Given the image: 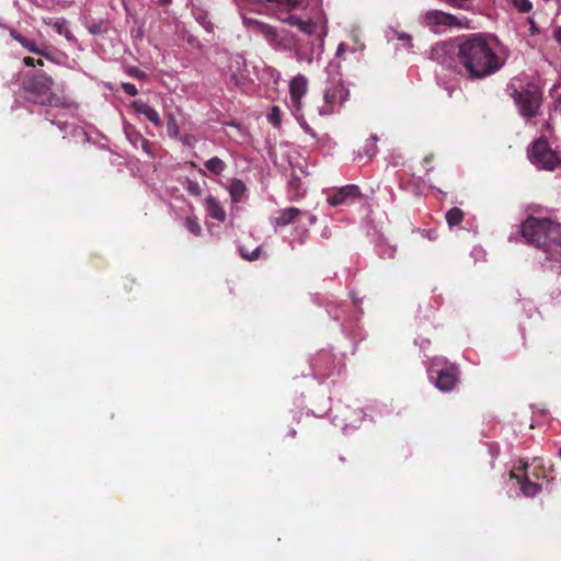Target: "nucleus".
Here are the masks:
<instances>
[{"mask_svg":"<svg viewBox=\"0 0 561 561\" xmlns=\"http://www.w3.org/2000/svg\"><path fill=\"white\" fill-rule=\"evenodd\" d=\"M457 60L469 79H484L497 72L504 60L485 35L463 36L457 45Z\"/></svg>","mask_w":561,"mask_h":561,"instance_id":"f257e3e1","label":"nucleus"},{"mask_svg":"<svg viewBox=\"0 0 561 561\" xmlns=\"http://www.w3.org/2000/svg\"><path fill=\"white\" fill-rule=\"evenodd\" d=\"M526 243L542 250L561 266V224L529 216L519 227Z\"/></svg>","mask_w":561,"mask_h":561,"instance_id":"f03ea898","label":"nucleus"},{"mask_svg":"<svg viewBox=\"0 0 561 561\" xmlns=\"http://www.w3.org/2000/svg\"><path fill=\"white\" fill-rule=\"evenodd\" d=\"M54 80L47 73L39 71L33 73L23 82L25 100L35 104L69 108L71 102L64 94L53 92Z\"/></svg>","mask_w":561,"mask_h":561,"instance_id":"7ed1b4c3","label":"nucleus"},{"mask_svg":"<svg viewBox=\"0 0 561 561\" xmlns=\"http://www.w3.org/2000/svg\"><path fill=\"white\" fill-rule=\"evenodd\" d=\"M511 96L517 107L520 116L524 118H533L538 115L542 103V93L540 88L533 82L516 87L511 84Z\"/></svg>","mask_w":561,"mask_h":561,"instance_id":"20e7f679","label":"nucleus"},{"mask_svg":"<svg viewBox=\"0 0 561 561\" xmlns=\"http://www.w3.org/2000/svg\"><path fill=\"white\" fill-rule=\"evenodd\" d=\"M530 161L540 169L553 171L561 164L558 153L551 149L548 140L540 137L528 149Z\"/></svg>","mask_w":561,"mask_h":561,"instance_id":"39448f33","label":"nucleus"},{"mask_svg":"<svg viewBox=\"0 0 561 561\" xmlns=\"http://www.w3.org/2000/svg\"><path fill=\"white\" fill-rule=\"evenodd\" d=\"M423 23L434 30L439 31L440 27H467L466 19L461 20L458 16L444 12L442 10H428L422 15Z\"/></svg>","mask_w":561,"mask_h":561,"instance_id":"423d86ee","label":"nucleus"},{"mask_svg":"<svg viewBox=\"0 0 561 561\" xmlns=\"http://www.w3.org/2000/svg\"><path fill=\"white\" fill-rule=\"evenodd\" d=\"M348 90L341 83L332 84L323 95L324 105L319 108V115H330L335 105L343 104L348 98Z\"/></svg>","mask_w":561,"mask_h":561,"instance_id":"0eeeda50","label":"nucleus"},{"mask_svg":"<svg viewBox=\"0 0 561 561\" xmlns=\"http://www.w3.org/2000/svg\"><path fill=\"white\" fill-rule=\"evenodd\" d=\"M457 50L450 42L436 43L430 53V58L445 68H453L456 62Z\"/></svg>","mask_w":561,"mask_h":561,"instance_id":"6e6552de","label":"nucleus"},{"mask_svg":"<svg viewBox=\"0 0 561 561\" xmlns=\"http://www.w3.org/2000/svg\"><path fill=\"white\" fill-rule=\"evenodd\" d=\"M360 197V190L357 185L348 184L328 197V203L332 206H340L353 203L355 199Z\"/></svg>","mask_w":561,"mask_h":561,"instance_id":"1a4fd4ad","label":"nucleus"},{"mask_svg":"<svg viewBox=\"0 0 561 561\" xmlns=\"http://www.w3.org/2000/svg\"><path fill=\"white\" fill-rule=\"evenodd\" d=\"M308 83L304 76L295 77L289 84L290 103L296 114L302 110L301 98L307 93Z\"/></svg>","mask_w":561,"mask_h":561,"instance_id":"9d476101","label":"nucleus"},{"mask_svg":"<svg viewBox=\"0 0 561 561\" xmlns=\"http://www.w3.org/2000/svg\"><path fill=\"white\" fill-rule=\"evenodd\" d=\"M459 370L455 365L442 368L437 373L436 387L442 391H450L458 381Z\"/></svg>","mask_w":561,"mask_h":561,"instance_id":"9b49d317","label":"nucleus"},{"mask_svg":"<svg viewBox=\"0 0 561 561\" xmlns=\"http://www.w3.org/2000/svg\"><path fill=\"white\" fill-rule=\"evenodd\" d=\"M518 471H525V474L523 477H519L514 470L511 471L510 476L512 479H516L518 483L520 484V491L525 496H535L541 489V486L530 481L528 474L526 473L527 470V463H523L520 467L516 468Z\"/></svg>","mask_w":561,"mask_h":561,"instance_id":"f8f14e48","label":"nucleus"},{"mask_svg":"<svg viewBox=\"0 0 561 561\" xmlns=\"http://www.w3.org/2000/svg\"><path fill=\"white\" fill-rule=\"evenodd\" d=\"M301 214L302 211L299 208L287 207L276 213L273 222L275 226H287L295 222Z\"/></svg>","mask_w":561,"mask_h":561,"instance_id":"ddd939ff","label":"nucleus"},{"mask_svg":"<svg viewBox=\"0 0 561 561\" xmlns=\"http://www.w3.org/2000/svg\"><path fill=\"white\" fill-rule=\"evenodd\" d=\"M133 107L138 114L144 115L149 122H151L156 126H161L162 122L159 113L147 103L142 101H137L133 103Z\"/></svg>","mask_w":561,"mask_h":561,"instance_id":"4468645a","label":"nucleus"},{"mask_svg":"<svg viewBox=\"0 0 561 561\" xmlns=\"http://www.w3.org/2000/svg\"><path fill=\"white\" fill-rule=\"evenodd\" d=\"M205 208L213 219L221 222L226 220V211L216 197L209 195L205 201Z\"/></svg>","mask_w":561,"mask_h":561,"instance_id":"2eb2a0df","label":"nucleus"},{"mask_svg":"<svg viewBox=\"0 0 561 561\" xmlns=\"http://www.w3.org/2000/svg\"><path fill=\"white\" fill-rule=\"evenodd\" d=\"M10 35L11 37L16 41L18 43H20L25 49H27L30 53H34L36 55H41V56H48L46 53H44L43 49L38 48L35 41L33 39H30L25 36H23L22 34H20L19 32L16 31H11L10 32Z\"/></svg>","mask_w":561,"mask_h":561,"instance_id":"dca6fc26","label":"nucleus"},{"mask_svg":"<svg viewBox=\"0 0 561 561\" xmlns=\"http://www.w3.org/2000/svg\"><path fill=\"white\" fill-rule=\"evenodd\" d=\"M250 23L253 25V28L263 35L266 41L270 43H274L278 38V33L276 28L270 24L260 22V21H250Z\"/></svg>","mask_w":561,"mask_h":561,"instance_id":"f3484780","label":"nucleus"},{"mask_svg":"<svg viewBox=\"0 0 561 561\" xmlns=\"http://www.w3.org/2000/svg\"><path fill=\"white\" fill-rule=\"evenodd\" d=\"M247 191L245 184L240 179H233L229 185V193L234 203L241 201Z\"/></svg>","mask_w":561,"mask_h":561,"instance_id":"a211bd4d","label":"nucleus"},{"mask_svg":"<svg viewBox=\"0 0 561 561\" xmlns=\"http://www.w3.org/2000/svg\"><path fill=\"white\" fill-rule=\"evenodd\" d=\"M377 137L370 136L369 139L366 140L364 147L358 151L357 158L362 159L363 157H366L367 159H373L377 152Z\"/></svg>","mask_w":561,"mask_h":561,"instance_id":"6ab92c4d","label":"nucleus"},{"mask_svg":"<svg viewBox=\"0 0 561 561\" xmlns=\"http://www.w3.org/2000/svg\"><path fill=\"white\" fill-rule=\"evenodd\" d=\"M204 167L213 174L220 175L227 168V164L224 160L218 157H213L208 159Z\"/></svg>","mask_w":561,"mask_h":561,"instance_id":"aec40b11","label":"nucleus"},{"mask_svg":"<svg viewBox=\"0 0 561 561\" xmlns=\"http://www.w3.org/2000/svg\"><path fill=\"white\" fill-rule=\"evenodd\" d=\"M46 24L51 25L55 31L64 35L68 41H72L75 37L72 33L66 27V21L65 20H53L49 19V21H45Z\"/></svg>","mask_w":561,"mask_h":561,"instance_id":"412c9836","label":"nucleus"},{"mask_svg":"<svg viewBox=\"0 0 561 561\" xmlns=\"http://www.w3.org/2000/svg\"><path fill=\"white\" fill-rule=\"evenodd\" d=\"M465 214L459 207H453L446 213V221L449 227L459 225L463 220Z\"/></svg>","mask_w":561,"mask_h":561,"instance_id":"4be33fe9","label":"nucleus"},{"mask_svg":"<svg viewBox=\"0 0 561 561\" xmlns=\"http://www.w3.org/2000/svg\"><path fill=\"white\" fill-rule=\"evenodd\" d=\"M239 252L244 260L254 261L260 256L261 245H257L251 250V248H248L245 244H241L239 247Z\"/></svg>","mask_w":561,"mask_h":561,"instance_id":"5701e85b","label":"nucleus"},{"mask_svg":"<svg viewBox=\"0 0 561 561\" xmlns=\"http://www.w3.org/2000/svg\"><path fill=\"white\" fill-rule=\"evenodd\" d=\"M184 224L185 228L194 236L198 237L202 234V227L195 217H186Z\"/></svg>","mask_w":561,"mask_h":561,"instance_id":"b1692460","label":"nucleus"},{"mask_svg":"<svg viewBox=\"0 0 561 561\" xmlns=\"http://www.w3.org/2000/svg\"><path fill=\"white\" fill-rule=\"evenodd\" d=\"M296 27H298L302 33L311 35L314 33L317 24L309 20L300 19L299 22L296 24Z\"/></svg>","mask_w":561,"mask_h":561,"instance_id":"393cba45","label":"nucleus"},{"mask_svg":"<svg viewBox=\"0 0 561 561\" xmlns=\"http://www.w3.org/2000/svg\"><path fill=\"white\" fill-rule=\"evenodd\" d=\"M185 188L193 196H201L203 193L202 186L194 180L187 179Z\"/></svg>","mask_w":561,"mask_h":561,"instance_id":"a878e982","label":"nucleus"},{"mask_svg":"<svg viewBox=\"0 0 561 561\" xmlns=\"http://www.w3.org/2000/svg\"><path fill=\"white\" fill-rule=\"evenodd\" d=\"M167 130L169 136L176 137L179 134V127L176 125V121L174 116L170 115L167 123Z\"/></svg>","mask_w":561,"mask_h":561,"instance_id":"bb28decb","label":"nucleus"},{"mask_svg":"<svg viewBox=\"0 0 561 561\" xmlns=\"http://www.w3.org/2000/svg\"><path fill=\"white\" fill-rule=\"evenodd\" d=\"M280 110L277 106H273L271 113L268 114V121L275 126L278 127L280 125Z\"/></svg>","mask_w":561,"mask_h":561,"instance_id":"cd10ccee","label":"nucleus"},{"mask_svg":"<svg viewBox=\"0 0 561 561\" xmlns=\"http://www.w3.org/2000/svg\"><path fill=\"white\" fill-rule=\"evenodd\" d=\"M122 89L129 96H136L138 94V90H137L136 85L133 83H129V82L122 83Z\"/></svg>","mask_w":561,"mask_h":561,"instance_id":"c85d7f7f","label":"nucleus"},{"mask_svg":"<svg viewBox=\"0 0 561 561\" xmlns=\"http://www.w3.org/2000/svg\"><path fill=\"white\" fill-rule=\"evenodd\" d=\"M23 62L27 67H35L36 65L37 66H43L44 65L42 59H34L33 57H30V56L24 57Z\"/></svg>","mask_w":561,"mask_h":561,"instance_id":"c756f323","label":"nucleus"},{"mask_svg":"<svg viewBox=\"0 0 561 561\" xmlns=\"http://www.w3.org/2000/svg\"><path fill=\"white\" fill-rule=\"evenodd\" d=\"M516 7L520 12H529L533 8V4L528 0H522L519 3H516Z\"/></svg>","mask_w":561,"mask_h":561,"instance_id":"7c9ffc66","label":"nucleus"},{"mask_svg":"<svg viewBox=\"0 0 561 561\" xmlns=\"http://www.w3.org/2000/svg\"><path fill=\"white\" fill-rule=\"evenodd\" d=\"M91 34H101L104 31L102 23H94L88 26Z\"/></svg>","mask_w":561,"mask_h":561,"instance_id":"2f4dec72","label":"nucleus"},{"mask_svg":"<svg viewBox=\"0 0 561 561\" xmlns=\"http://www.w3.org/2000/svg\"><path fill=\"white\" fill-rule=\"evenodd\" d=\"M129 73H130L133 77L137 78V79H142V78H145V77H146L145 72H144V71H141L140 69H138V68H131V69H129Z\"/></svg>","mask_w":561,"mask_h":561,"instance_id":"473e14b6","label":"nucleus"},{"mask_svg":"<svg viewBox=\"0 0 561 561\" xmlns=\"http://www.w3.org/2000/svg\"><path fill=\"white\" fill-rule=\"evenodd\" d=\"M300 126L302 127L305 133L309 134L312 138L317 137L314 130L306 122L300 123Z\"/></svg>","mask_w":561,"mask_h":561,"instance_id":"72a5a7b5","label":"nucleus"},{"mask_svg":"<svg viewBox=\"0 0 561 561\" xmlns=\"http://www.w3.org/2000/svg\"><path fill=\"white\" fill-rule=\"evenodd\" d=\"M137 137L140 140V142H141L142 149L148 152L149 151V146H150L149 141L146 138H144L141 135H139V134H137Z\"/></svg>","mask_w":561,"mask_h":561,"instance_id":"f704fd0d","label":"nucleus"},{"mask_svg":"<svg viewBox=\"0 0 561 561\" xmlns=\"http://www.w3.org/2000/svg\"><path fill=\"white\" fill-rule=\"evenodd\" d=\"M553 37L559 44H561V26L554 30Z\"/></svg>","mask_w":561,"mask_h":561,"instance_id":"c9c22d12","label":"nucleus"},{"mask_svg":"<svg viewBox=\"0 0 561 561\" xmlns=\"http://www.w3.org/2000/svg\"><path fill=\"white\" fill-rule=\"evenodd\" d=\"M345 51H346V44L345 43H341L337 46L336 55L337 56H342V54H344Z\"/></svg>","mask_w":561,"mask_h":561,"instance_id":"e433bc0d","label":"nucleus"},{"mask_svg":"<svg viewBox=\"0 0 561 561\" xmlns=\"http://www.w3.org/2000/svg\"><path fill=\"white\" fill-rule=\"evenodd\" d=\"M304 214L308 215V218H309V221H310L311 225L316 224L317 218H316L314 215H312V214H310L308 211H305Z\"/></svg>","mask_w":561,"mask_h":561,"instance_id":"4c0bfd02","label":"nucleus"},{"mask_svg":"<svg viewBox=\"0 0 561 561\" xmlns=\"http://www.w3.org/2000/svg\"><path fill=\"white\" fill-rule=\"evenodd\" d=\"M399 39H408V41H411V36L408 35V34H402L399 36Z\"/></svg>","mask_w":561,"mask_h":561,"instance_id":"58836bf2","label":"nucleus"},{"mask_svg":"<svg viewBox=\"0 0 561 561\" xmlns=\"http://www.w3.org/2000/svg\"><path fill=\"white\" fill-rule=\"evenodd\" d=\"M170 2H171V0H159V3H160L161 5H167V4H169Z\"/></svg>","mask_w":561,"mask_h":561,"instance_id":"ea45409f","label":"nucleus"},{"mask_svg":"<svg viewBox=\"0 0 561 561\" xmlns=\"http://www.w3.org/2000/svg\"><path fill=\"white\" fill-rule=\"evenodd\" d=\"M432 156H427L424 158V162L430 163L432 161Z\"/></svg>","mask_w":561,"mask_h":561,"instance_id":"a19ab883","label":"nucleus"},{"mask_svg":"<svg viewBox=\"0 0 561 561\" xmlns=\"http://www.w3.org/2000/svg\"><path fill=\"white\" fill-rule=\"evenodd\" d=\"M531 32L533 33L537 32V28H536V26H535V24L533 22H531Z\"/></svg>","mask_w":561,"mask_h":561,"instance_id":"79ce46f5","label":"nucleus"},{"mask_svg":"<svg viewBox=\"0 0 561 561\" xmlns=\"http://www.w3.org/2000/svg\"><path fill=\"white\" fill-rule=\"evenodd\" d=\"M290 435H291L293 437H295V436H296V431H295V430H291V431H290Z\"/></svg>","mask_w":561,"mask_h":561,"instance_id":"37998d69","label":"nucleus"},{"mask_svg":"<svg viewBox=\"0 0 561 561\" xmlns=\"http://www.w3.org/2000/svg\"><path fill=\"white\" fill-rule=\"evenodd\" d=\"M199 173H201L202 175H206V172H205L204 170H202V169L199 170Z\"/></svg>","mask_w":561,"mask_h":561,"instance_id":"c03bdc74","label":"nucleus"},{"mask_svg":"<svg viewBox=\"0 0 561 561\" xmlns=\"http://www.w3.org/2000/svg\"><path fill=\"white\" fill-rule=\"evenodd\" d=\"M190 142H191V139L186 138L185 144H190Z\"/></svg>","mask_w":561,"mask_h":561,"instance_id":"a18cd8bd","label":"nucleus"},{"mask_svg":"<svg viewBox=\"0 0 561 561\" xmlns=\"http://www.w3.org/2000/svg\"><path fill=\"white\" fill-rule=\"evenodd\" d=\"M190 142H191V139L186 138L185 144H190Z\"/></svg>","mask_w":561,"mask_h":561,"instance_id":"49530a36","label":"nucleus"},{"mask_svg":"<svg viewBox=\"0 0 561 561\" xmlns=\"http://www.w3.org/2000/svg\"><path fill=\"white\" fill-rule=\"evenodd\" d=\"M558 455H559V457L561 459V448L559 449Z\"/></svg>","mask_w":561,"mask_h":561,"instance_id":"de8ad7c7","label":"nucleus"}]
</instances>
